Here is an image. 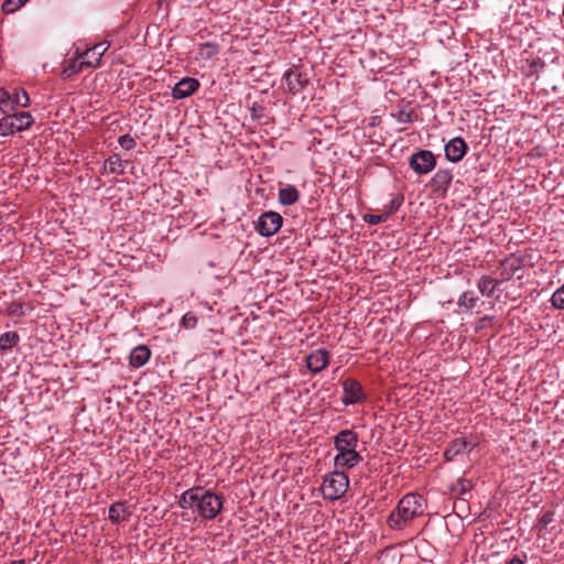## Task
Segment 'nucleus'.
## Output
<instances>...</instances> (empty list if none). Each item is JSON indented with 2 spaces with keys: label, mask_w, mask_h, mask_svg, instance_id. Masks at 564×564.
Returning a JSON list of instances; mask_svg holds the SVG:
<instances>
[{
  "label": "nucleus",
  "mask_w": 564,
  "mask_h": 564,
  "mask_svg": "<svg viewBox=\"0 0 564 564\" xmlns=\"http://www.w3.org/2000/svg\"><path fill=\"white\" fill-rule=\"evenodd\" d=\"M424 498L419 494H406L387 519V524L393 530H401L414 518L424 512Z\"/></svg>",
  "instance_id": "1"
},
{
  "label": "nucleus",
  "mask_w": 564,
  "mask_h": 564,
  "mask_svg": "<svg viewBox=\"0 0 564 564\" xmlns=\"http://www.w3.org/2000/svg\"><path fill=\"white\" fill-rule=\"evenodd\" d=\"M349 485L348 475L343 470L328 474L322 484V494L325 500L335 501L343 497Z\"/></svg>",
  "instance_id": "2"
},
{
  "label": "nucleus",
  "mask_w": 564,
  "mask_h": 564,
  "mask_svg": "<svg viewBox=\"0 0 564 564\" xmlns=\"http://www.w3.org/2000/svg\"><path fill=\"white\" fill-rule=\"evenodd\" d=\"M197 501V513L205 520H213L223 509L224 497L200 487Z\"/></svg>",
  "instance_id": "3"
},
{
  "label": "nucleus",
  "mask_w": 564,
  "mask_h": 564,
  "mask_svg": "<svg viewBox=\"0 0 564 564\" xmlns=\"http://www.w3.org/2000/svg\"><path fill=\"white\" fill-rule=\"evenodd\" d=\"M6 116L0 119V135L7 137L14 132H21L29 129L34 119L28 111H19L13 115L4 113Z\"/></svg>",
  "instance_id": "4"
},
{
  "label": "nucleus",
  "mask_w": 564,
  "mask_h": 564,
  "mask_svg": "<svg viewBox=\"0 0 564 564\" xmlns=\"http://www.w3.org/2000/svg\"><path fill=\"white\" fill-rule=\"evenodd\" d=\"M283 224V217L273 210L262 213L256 224V230L262 237H271L275 235Z\"/></svg>",
  "instance_id": "5"
},
{
  "label": "nucleus",
  "mask_w": 564,
  "mask_h": 564,
  "mask_svg": "<svg viewBox=\"0 0 564 564\" xmlns=\"http://www.w3.org/2000/svg\"><path fill=\"white\" fill-rule=\"evenodd\" d=\"M409 165L419 175H424L433 171L436 166V156L430 150H417L409 160Z\"/></svg>",
  "instance_id": "6"
},
{
  "label": "nucleus",
  "mask_w": 564,
  "mask_h": 564,
  "mask_svg": "<svg viewBox=\"0 0 564 564\" xmlns=\"http://www.w3.org/2000/svg\"><path fill=\"white\" fill-rule=\"evenodd\" d=\"M341 384L344 392L341 402L345 405L361 403L367 399V394L358 380L349 377L343 380Z\"/></svg>",
  "instance_id": "7"
},
{
  "label": "nucleus",
  "mask_w": 564,
  "mask_h": 564,
  "mask_svg": "<svg viewBox=\"0 0 564 564\" xmlns=\"http://www.w3.org/2000/svg\"><path fill=\"white\" fill-rule=\"evenodd\" d=\"M283 80L286 85L288 93L292 95L301 93L308 85L307 74L302 72L300 67L295 65L285 72Z\"/></svg>",
  "instance_id": "8"
},
{
  "label": "nucleus",
  "mask_w": 564,
  "mask_h": 564,
  "mask_svg": "<svg viewBox=\"0 0 564 564\" xmlns=\"http://www.w3.org/2000/svg\"><path fill=\"white\" fill-rule=\"evenodd\" d=\"M452 181V171L447 169H440L431 178L429 186L432 188L434 194L444 198L447 195Z\"/></svg>",
  "instance_id": "9"
},
{
  "label": "nucleus",
  "mask_w": 564,
  "mask_h": 564,
  "mask_svg": "<svg viewBox=\"0 0 564 564\" xmlns=\"http://www.w3.org/2000/svg\"><path fill=\"white\" fill-rule=\"evenodd\" d=\"M330 361V354L325 348H318L315 350H312L306 357H305V364L307 369L313 373H318L323 371Z\"/></svg>",
  "instance_id": "10"
},
{
  "label": "nucleus",
  "mask_w": 564,
  "mask_h": 564,
  "mask_svg": "<svg viewBox=\"0 0 564 564\" xmlns=\"http://www.w3.org/2000/svg\"><path fill=\"white\" fill-rule=\"evenodd\" d=\"M444 150L445 158L453 163H457L466 155L468 145L463 138L456 137L445 144Z\"/></svg>",
  "instance_id": "11"
},
{
  "label": "nucleus",
  "mask_w": 564,
  "mask_h": 564,
  "mask_svg": "<svg viewBox=\"0 0 564 564\" xmlns=\"http://www.w3.org/2000/svg\"><path fill=\"white\" fill-rule=\"evenodd\" d=\"M200 83L194 77H184L178 80L173 89L172 97L174 99H185L198 90Z\"/></svg>",
  "instance_id": "12"
},
{
  "label": "nucleus",
  "mask_w": 564,
  "mask_h": 564,
  "mask_svg": "<svg viewBox=\"0 0 564 564\" xmlns=\"http://www.w3.org/2000/svg\"><path fill=\"white\" fill-rule=\"evenodd\" d=\"M358 445V434L352 430H341L334 437V446L338 452L356 448Z\"/></svg>",
  "instance_id": "13"
},
{
  "label": "nucleus",
  "mask_w": 564,
  "mask_h": 564,
  "mask_svg": "<svg viewBox=\"0 0 564 564\" xmlns=\"http://www.w3.org/2000/svg\"><path fill=\"white\" fill-rule=\"evenodd\" d=\"M475 446L476 444H471L465 438H455L445 448L444 458L446 462H452L456 456L463 454L464 452L473 451Z\"/></svg>",
  "instance_id": "14"
},
{
  "label": "nucleus",
  "mask_w": 564,
  "mask_h": 564,
  "mask_svg": "<svg viewBox=\"0 0 564 564\" xmlns=\"http://www.w3.org/2000/svg\"><path fill=\"white\" fill-rule=\"evenodd\" d=\"M362 460L361 455L356 448H349L347 451L338 452L334 458L336 468H352Z\"/></svg>",
  "instance_id": "15"
},
{
  "label": "nucleus",
  "mask_w": 564,
  "mask_h": 564,
  "mask_svg": "<svg viewBox=\"0 0 564 564\" xmlns=\"http://www.w3.org/2000/svg\"><path fill=\"white\" fill-rule=\"evenodd\" d=\"M151 357V350L147 345H138L129 355V366L132 368L143 367Z\"/></svg>",
  "instance_id": "16"
},
{
  "label": "nucleus",
  "mask_w": 564,
  "mask_h": 564,
  "mask_svg": "<svg viewBox=\"0 0 564 564\" xmlns=\"http://www.w3.org/2000/svg\"><path fill=\"white\" fill-rule=\"evenodd\" d=\"M278 199L283 206L294 205L300 199V192L294 185L289 184L279 189Z\"/></svg>",
  "instance_id": "17"
},
{
  "label": "nucleus",
  "mask_w": 564,
  "mask_h": 564,
  "mask_svg": "<svg viewBox=\"0 0 564 564\" xmlns=\"http://www.w3.org/2000/svg\"><path fill=\"white\" fill-rule=\"evenodd\" d=\"M200 492V486L193 487L184 491L178 500V505L182 509L197 508V501L199 500L198 494Z\"/></svg>",
  "instance_id": "18"
},
{
  "label": "nucleus",
  "mask_w": 564,
  "mask_h": 564,
  "mask_svg": "<svg viewBox=\"0 0 564 564\" xmlns=\"http://www.w3.org/2000/svg\"><path fill=\"white\" fill-rule=\"evenodd\" d=\"M130 512L124 507L123 502H115L109 507L108 519L111 523L117 524L121 520L127 521L130 517Z\"/></svg>",
  "instance_id": "19"
},
{
  "label": "nucleus",
  "mask_w": 564,
  "mask_h": 564,
  "mask_svg": "<svg viewBox=\"0 0 564 564\" xmlns=\"http://www.w3.org/2000/svg\"><path fill=\"white\" fill-rule=\"evenodd\" d=\"M20 343V335L17 332H6L0 335V352L6 354Z\"/></svg>",
  "instance_id": "20"
},
{
  "label": "nucleus",
  "mask_w": 564,
  "mask_h": 564,
  "mask_svg": "<svg viewBox=\"0 0 564 564\" xmlns=\"http://www.w3.org/2000/svg\"><path fill=\"white\" fill-rule=\"evenodd\" d=\"M473 482L467 478H458L456 482L449 486V492L457 497L463 498L466 494H468L473 489Z\"/></svg>",
  "instance_id": "21"
},
{
  "label": "nucleus",
  "mask_w": 564,
  "mask_h": 564,
  "mask_svg": "<svg viewBox=\"0 0 564 564\" xmlns=\"http://www.w3.org/2000/svg\"><path fill=\"white\" fill-rule=\"evenodd\" d=\"M501 283V281L496 280L494 278H490L488 275H484L478 281V290L482 295L491 296L496 292L498 285Z\"/></svg>",
  "instance_id": "22"
},
{
  "label": "nucleus",
  "mask_w": 564,
  "mask_h": 564,
  "mask_svg": "<svg viewBox=\"0 0 564 564\" xmlns=\"http://www.w3.org/2000/svg\"><path fill=\"white\" fill-rule=\"evenodd\" d=\"M501 265L503 267L502 275H506L505 280H510L512 274L521 269L522 259L509 257L501 261Z\"/></svg>",
  "instance_id": "23"
},
{
  "label": "nucleus",
  "mask_w": 564,
  "mask_h": 564,
  "mask_svg": "<svg viewBox=\"0 0 564 564\" xmlns=\"http://www.w3.org/2000/svg\"><path fill=\"white\" fill-rule=\"evenodd\" d=\"M30 106V97L26 90L23 88L14 89V93L11 94V106L10 111L15 110L18 107H29Z\"/></svg>",
  "instance_id": "24"
},
{
  "label": "nucleus",
  "mask_w": 564,
  "mask_h": 564,
  "mask_svg": "<svg viewBox=\"0 0 564 564\" xmlns=\"http://www.w3.org/2000/svg\"><path fill=\"white\" fill-rule=\"evenodd\" d=\"M250 116L252 120L262 124H269L271 121H273V118L267 115L265 107L258 102H253L250 107Z\"/></svg>",
  "instance_id": "25"
},
{
  "label": "nucleus",
  "mask_w": 564,
  "mask_h": 564,
  "mask_svg": "<svg viewBox=\"0 0 564 564\" xmlns=\"http://www.w3.org/2000/svg\"><path fill=\"white\" fill-rule=\"evenodd\" d=\"M404 202V195L399 193L392 197L389 204L384 207V214L389 218L391 215L397 213Z\"/></svg>",
  "instance_id": "26"
},
{
  "label": "nucleus",
  "mask_w": 564,
  "mask_h": 564,
  "mask_svg": "<svg viewBox=\"0 0 564 564\" xmlns=\"http://www.w3.org/2000/svg\"><path fill=\"white\" fill-rule=\"evenodd\" d=\"M106 164H108L110 173L123 174V161L119 154L115 153L110 155Z\"/></svg>",
  "instance_id": "27"
},
{
  "label": "nucleus",
  "mask_w": 564,
  "mask_h": 564,
  "mask_svg": "<svg viewBox=\"0 0 564 564\" xmlns=\"http://www.w3.org/2000/svg\"><path fill=\"white\" fill-rule=\"evenodd\" d=\"M555 519V512L553 510H547L543 512V514L539 518V521L535 528L539 532H542L547 529V525L552 523Z\"/></svg>",
  "instance_id": "28"
},
{
  "label": "nucleus",
  "mask_w": 564,
  "mask_h": 564,
  "mask_svg": "<svg viewBox=\"0 0 564 564\" xmlns=\"http://www.w3.org/2000/svg\"><path fill=\"white\" fill-rule=\"evenodd\" d=\"M82 69H80V65L78 64L77 61H72L67 66H65L61 73V76L63 79H69L72 78L75 74H78L80 73Z\"/></svg>",
  "instance_id": "29"
},
{
  "label": "nucleus",
  "mask_w": 564,
  "mask_h": 564,
  "mask_svg": "<svg viewBox=\"0 0 564 564\" xmlns=\"http://www.w3.org/2000/svg\"><path fill=\"white\" fill-rule=\"evenodd\" d=\"M551 304L556 310H564V284L552 294Z\"/></svg>",
  "instance_id": "30"
},
{
  "label": "nucleus",
  "mask_w": 564,
  "mask_h": 564,
  "mask_svg": "<svg viewBox=\"0 0 564 564\" xmlns=\"http://www.w3.org/2000/svg\"><path fill=\"white\" fill-rule=\"evenodd\" d=\"M26 3L25 0H6L2 3V11L6 14L13 13Z\"/></svg>",
  "instance_id": "31"
},
{
  "label": "nucleus",
  "mask_w": 564,
  "mask_h": 564,
  "mask_svg": "<svg viewBox=\"0 0 564 564\" xmlns=\"http://www.w3.org/2000/svg\"><path fill=\"white\" fill-rule=\"evenodd\" d=\"M10 106H11V94L4 88H0V110L3 113H8V112H10Z\"/></svg>",
  "instance_id": "32"
},
{
  "label": "nucleus",
  "mask_w": 564,
  "mask_h": 564,
  "mask_svg": "<svg viewBox=\"0 0 564 564\" xmlns=\"http://www.w3.org/2000/svg\"><path fill=\"white\" fill-rule=\"evenodd\" d=\"M198 323V318L197 316L192 313V312H187L183 317H182V321H181V324L184 328H187V329H193L196 327Z\"/></svg>",
  "instance_id": "33"
},
{
  "label": "nucleus",
  "mask_w": 564,
  "mask_h": 564,
  "mask_svg": "<svg viewBox=\"0 0 564 564\" xmlns=\"http://www.w3.org/2000/svg\"><path fill=\"white\" fill-rule=\"evenodd\" d=\"M106 51H107V47L104 46V43H99V44L94 45L91 48L86 50L84 55H89L90 53L93 55H96V63L100 64L101 57Z\"/></svg>",
  "instance_id": "34"
},
{
  "label": "nucleus",
  "mask_w": 564,
  "mask_h": 564,
  "mask_svg": "<svg viewBox=\"0 0 564 564\" xmlns=\"http://www.w3.org/2000/svg\"><path fill=\"white\" fill-rule=\"evenodd\" d=\"M7 314L9 316H17V317L23 316L24 315L23 303H20V302L10 303L7 307Z\"/></svg>",
  "instance_id": "35"
},
{
  "label": "nucleus",
  "mask_w": 564,
  "mask_h": 564,
  "mask_svg": "<svg viewBox=\"0 0 564 564\" xmlns=\"http://www.w3.org/2000/svg\"><path fill=\"white\" fill-rule=\"evenodd\" d=\"M387 219H388V217L384 214V212L379 215L366 214L364 216V220L369 225H378V224L384 223Z\"/></svg>",
  "instance_id": "36"
},
{
  "label": "nucleus",
  "mask_w": 564,
  "mask_h": 564,
  "mask_svg": "<svg viewBox=\"0 0 564 564\" xmlns=\"http://www.w3.org/2000/svg\"><path fill=\"white\" fill-rule=\"evenodd\" d=\"M118 142L121 148L128 151L132 150L137 145L134 138H132L130 134H123L119 137Z\"/></svg>",
  "instance_id": "37"
},
{
  "label": "nucleus",
  "mask_w": 564,
  "mask_h": 564,
  "mask_svg": "<svg viewBox=\"0 0 564 564\" xmlns=\"http://www.w3.org/2000/svg\"><path fill=\"white\" fill-rule=\"evenodd\" d=\"M476 304V299L470 296L468 292H464L458 300L459 306H465L466 308H473Z\"/></svg>",
  "instance_id": "38"
},
{
  "label": "nucleus",
  "mask_w": 564,
  "mask_h": 564,
  "mask_svg": "<svg viewBox=\"0 0 564 564\" xmlns=\"http://www.w3.org/2000/svg\"><path fill=\"white\" fill-rule=\"evenodd\" d=\"M414 118H415V116L412 110L405 111V110L401 109L397 113V120L401 123H411L414 121Z\"/></svg>",
  "instance_id": "39"
},
{
  "label": "nucleus",
  "mask_w": 564,
  "mask_h": 564,
  "mask_svg": "<svg viewBox=\"0 0 564 564\" xmlns=\"http://www.w3.org/2000/svg\"><path fill=\"white\" fill-rule=\"evenodd\" d=\"M204 47H205L206 50H208V53H207V57H208V58H210V57H213L214 55L218 54V45H217V44H215V43H209V42H207V43H205V44H204Z\"/></svg>",
  "instance_id": "40"
},
{
  "label": "nucleus",
  "mask_w": 564,
  "mask_h": 564,
  "mask_svg": "<svg viewBox=\"0 0 564 564\" xmlns=\"http://www.w3.org/2000/svg\"><path fill=\"white\" fill-rule=\"evenodd\" d=\"M78 64L80 65V69L83 70L85 67H97L99 66V64H97L96 62L93 63L91 61H80L78 62Z\"/></svg>",
  "instance_id": "41"
},
{
  "label": "nucleus",
  "mask_w": 564,
  "mask_h": 564,
  "mask_svg": "<svg viewBox=\"0 0 564 564\" xmlns=\"http://www.w3.org/2000/svg\"><path fill=\"white\" fill-rule=\"evenodd\" d=\"M507 564H524V562L518 556H513Z\"/></svg>",
  "instance_id": "42"
},
{
  "label": "nucleus",
  "mask_w": 564,
  "mask_h": 564,
  "mask_svg": "<svg viewBox=\"0 0 564 564\" xmlns=\"http://www.w3.org/2000/svg\"><path fill=\"white\" fill-rule=\"evenodd\" d=\"M10 564H28L25 560H15L12 561Z\"/></svg>",
  "instance_id": "43"
},
{
  "label": "nucleus",
  "mask_w": 564,
  "mask_h": 564,
  "mask_svg": "<svg viewBox=\"0 0 564 564\" xmlns=\"http://www.w3.org/2000/svg\"><path fill=\"white\" fill-rule=\"evenodd\" d=\"M344 564H350V562H349V561H347V562H345Z\"/></svg>",
  "instance_id": "44"
},
{
  "label": "nucleus",
  "mask_w": 564,
  "mask_h": 564,
  "mask_svg": "<svg viewBox=\"0 0 564 564\" xmlns=\"http://www.w3.org/2000/svg\"><path fill=\"white\" fill-rule=\"evenodd\" d=\"M25 1L28 2L29 0H25Z\"/></svg>",
  "instance_id": "45"
}]
</instances>
